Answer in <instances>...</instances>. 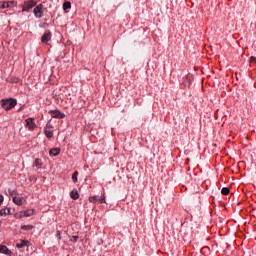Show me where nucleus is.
I'll use <instances>...</instances> for the list:
<instances>
[{
    "mask_svg": "<svg viewBox=\"0 0 256 256\" xmlns=\"http://www.w3.org/2000/svg\"><path fill=\"white\" fill-rule=\"evenodd\" d=\"M230 189L228 187H223L221 190L222 195H228L230 193Z\"/></svg>",
    "mask_w": 256,
    "mask_h": 256,
    "instance_id": "412c9836",
    "label": "nucleus"
},
{
    "mask_svg": "<svg viewBox=\"0 0 256 256\" xmlns=\"http://www.w3.org/2000/svg\"><path fill=\"white\" fill-rule=\"evenodd\" d=\"M3 215H7V209L0 210V217H3Z\"/></svg>",
    "mask_w": 256,
    "mask_h": 256,
    "instance_id": "a878e982",
    "label": "nucleus"
},
{
    "mask_svg": "<svg viewBox=\"0 0 256 256\" xmlns=\"http://www.w3.org/2000/svg\"><path fill=\"white\" fill-rule=\"evenodd\" d=\"M31 229H34L33 225H23V226H21L22 231H31Z\"/></svg>",
    "mask_w": 256,
    "mask_h": 256,
    "instance_id": "f3484780",
    "label": "nucleus"
},
{
    "mask_svg": "<svg viewBox=\"0 0 256 256\" xmlns=\"http://www.w3.org/2000/svg\"><path fill=\"white\" fill-rule=\"evenodd\" d=\"M37 6V0H25L22 5V13H29L33 7Z\"/></svg>",
    "mask_w": 256,
    "mask_h": 256,
    "instance_id": "f03ea898",
    "label": "nucleus"
},
{
    "mask_svg": "<svg viewBox=\"0 0 256 256\" xmlns=\"http://www.w3.org/2000/svg\"><path fill=\"white\" fill-rule=\"evenodd\" d=\"M0 9H7L5 1L0 2Z\"/></svg>",
    "mask_w": 256,
    "mask_h": 256,
    "instance_id": "b1692460",
    "label": "nucleus"
},
{
    "mask_svg": "<svg viewBox=\"0 0 256 256\" xmlns=\"http://www.w3.org/2000/svg\"><path fill=\"white\" fill-rule=\"evenodd\" d=\"M59 153H61V149L60 148H52L49 151L50 157H57V155H59Z\"/></svg>",
    "mask_w": 256,
    "mask_h": 256,
    "instance_id": "6e6552de",
    "label": "nucleus"
},
{
    "mask_svg": "<svg viewBox=\"0 0 256 256\" xmlns=\"http://www.w3.org/2000/svg\"><path fill=\"white\" fill-rule=\"evenodd\" d=\"M78 240H79V236H72L71 241H73V243H77Z\"/></svg>",
    "mask_w": 256,
    "mask_h": 256,
    "instance_id": "bb28decb",
    "label": "nucleus"
},
{
    "mask_svg": "<svg viewBox=\"0 0 256 256\" xmlns=\"http://www.w3.org/2000/svg\"><path fill=\"white\" fill-rule=\"evenodd\" d=\"M8 194L13 197V195H17V192H15V190L8 189Z\"/></svg>",
    "mask_w": 256,
    "mask_h": 256,
    "instance_id": "393cba45",
    "label": "nucleus"
},
{
    "mask_svg": "<svg viewBox=\"0 0 256 256\" xmlns=\"http://www.w3.org/2000/svg\"><path fill=\"white\" fill-rule=\"evenodd\" d=\"M48 113L53 119H65V113L59 110H49Z\"/></svg>",
    "mask_w": 256,
    "mask_h": 256,
    "instance_id": "20e7f679",
    "label": "nucleus"
},
{
    "mask_svg": "<svg viewBox=\"0 0 256 256\" xmlns=\"http://www.w3.org/2000/svg\"><path fill=\"white\" fill-rule=\"evenodd\" d=\"M44 133H45L47 139H51V137H53V130H51V129H45Z\"/></svg>",
    "mask_w": 256,
    "mask_h": 256,
    "instance_id": "2eb2a0df",
    "label": "nucleus"
},
{
    "mask_svg": "<svg viewBox=\"0 0 256 256\" xmlns=\"http://www.w3.org/2000/svg\"><path fill=\"white\" fill-rule=\"evenodd\" d=\"M0 253H3L4 255H11V250H9L5 245H0Z\"/></svg>",
    "mask_w": 256,
    "mask_h": 256,
    "instance_id": "9d476101",
    "label": "nucleus"
},
{
    "mask_svg": "<svg viewBox=\"0 0 256 256\" xmlns=\"http://www.w3.org/2000/svg\"><path fill=\"white\" fill-rule=\"evenodd\" d=\"M70 197L74 201H77V199H79V192L77 191V189H74L70 192Z\"/></svg>",
    "mask_w": 256,
    "mask_h": 256,
    "instance_id": "9b49d317",
    "label": "nucleus"
},
{
    "mask_svg": "<svg viewBox=\"0 0 256 256\" xmlns=\"http://www.w3.org/2000/svg\"><path fill=\"white\" fill-rule=\"evenodd\" d=\"M55 237L58 239V241H61V231L57 230Z\"/></svg>",
    "mask_w": 256,
    "mask_h": 256,
    "instance_id": "5701e85b",
    "label": "nucleus"
},
{
    "mask_svg": "<svg viewBox=\"0 0 256 256\" xmlns=\"http://www.w3.org/2000/svg\"><path fill=\"white\" fill-rule=\"evenodd\" d=\"M89 201H90V203H97V202L101 203V204L106 203L105 202V195H102L101 197L92 196V197L89 198Z\"/></svg>",
    "mask_w": 256,
    "mask_h": 256,
    "instance_id": "423d86ee",
    "label": "nucleus"
},
{
    "mask_svg": "<svg viewBox=\"0 0 256 256\" xmlns=\"http://www.w3.org/2000/svg\"><path fill=\"white\" fill-rule=\"evenodd\" d=\"M12 201L15 205H18V207H21V205H23V198L21 197H13Z\"/></svg>",
    "mask_w": 256,
    "mask_h": 256,
    "instance_id": "f8f14e48",
    "label": "nucleus"
},
{
    "mask_svg": "<svg viewBox=\"0 0 256 256\" xmlns=\"http://www.w3.org/2000/svg\"><path fill=\"white\" fill-rule=\"evenodd\" d=\"M17 105V99L15 98H8V99H2L1 100V107L5 111H11L13 107Z\"/></svg>",
    "mask_w": 256,
    "mask_h": 256,
    "instance_id": "f257e3e1",
    "label": "nucleus"
},
{
    "mask_svg": "<svg viewBox=\"0 0 256 256\" xmlns=\"http://www.w3.org/2000/svg\"><path fill=\"white\" fill-rule=\"evenodd\" d=\"M10 82H12V83H21V79H19V78H17V77H12V78L10 79Z\"/></svg>",
    "mask_w": 256,
    "mask_h": 256,
    "instance_id": "4be33fe9",
    "label": "nucleus"
},
{
    "mask_svg": "<svg viewBox=\"0 0 256 256\" xmlns=\"http://www.w3.org/2000/svg\"><path fill=\"white\" fill-rule=\"evenodd\" d=\"M41 27H42L43 29H47V27H49V23L44 22V23L41 25Z\"/></svg>",
    "mask_w": 256,
    "mask_h": 256,
    "instance_id": "c85d7f7f",
    "label": "nucleus"
},
{
    "mask_svg": "<svg viewBox=\"0 0 256 256\" xmlns=\"http://www.w3.org/2000/svg\"><path fill=\"white\" fill-rule=\"evenodd\" d=\"M24 212H25L26 217H32V215H34V213H35V210L28 209V210H26Z\"/></svg>",
    "mask_w": 256,
    "mask_h": 256,
    "instance_id": "6ab92c4d",
    "label": "nucleus"
},
{
    "mask_svg": "<svg viewBox=\"0 0 256 256\" xmlns=\"http://www.w3.org/2000/svg\"><path fill=\"white\" fill-rule=\"evenodd\" d=\"M51 31L50 30H47L43 35H42V38H41V41L42 43H49V41H51Z\"/></svg>",
    "mask_w": 256,
    "mask_h": 256,
    "instance_id": "0eeeda50",
    "label": "nucleus"
},
{
    "mask_svg": "<svg viewBox=\"0 0 256 256\" xmlns=\"http://www.w3.org/2000/svg\"><path fill=\"white\" fill-rule=\"evenodd\" d=\"M29 245V240H22L20 243L16 244V247L18 249H24V247H27Z\"/></svg>",
    "mask_w": 256,
    "mask_h": 256,
    "instance_id": "1a4fd4ad",
    "label": "nucleus"
},
{
    "mask_svg": "<svg viewBox=\"0 0 256 256\" xmlns=\"http://www.w3.org/2000/svg\"><path fill=\"white\" fill-rule=\"evenodd\" d=\"M25 127L29 129V131H33L34 129H37V124H35V118H27L25 120Z\"/></svg>",
    "mask_w": 256,
    "mask_h": 256,
    "instance_id": "39448f33",
    "label": "nucleus"
},
{
    "mask_svg": "<svg viewBox=\"0 0 256 256\" xmlns=\"http://www.w3.org/2000/svg\"><path fill=\"white\" fill-rule=\"evenodd\" d=\"M63 9H64V11H67V9H71V2H69V1L64 2Z\"/></svg>",
    "mask_w": 256,
    "mask_h": 256,
    "instance_id": "aec40b11",
    "label": "nucleus"
},
{
    "mask_svg": "<svg viewBox=\"0 0 256 256\" xmlns=\"http://www.w3.org/2000/svg\"><path fill=\"white\" fill-rule=\"evenodd\" d=\"M15 219H23V217H27L26 214H25V211H21L19 213H16L14 215Z\"/></svg>",
    "mask_w": 256,
    "mask_h": 256,
    "instance_id": "dca6fc26",
    "label": "nucleus"
},
{
    "mask_svg": "<svg viewBox=\"0 0 256 256\" xmlns=\"http://www.w3.org/2000/svg\"><path fill=\"white\" fill-rule=\"evenodd\" d=\"M34 166L37 167V169H41V167L43 166V162L41 161V159L37 158L34 161Z\"/></svg>",
    "mask_w": 256,
    "mask_h": 256,
    "instance_id": "4468645a",
    "label": "nucleus"
},
{
    "mask_svg": "<svg viewBox=\"0 0 256 256\" xmlns=\"http://www.w3.org/2000/svg\"><path fill=\"white\" fill-rule=\"evenodd\" d=\"M6 9H13V7H17V1H6Z\"/></svg>",
    "mask_w": 256,
    "mask_h": 256,
    "instance_id": "ddd939ff",
    "label": "nucleus"
},
{
    "mask_svg": "<svg viewBox=\"0 0 256 256\" xmlns=\"http://www.w3.org/2000/svg\"><path fill=\"white\" fill-rule=\"evenodd\" d=\"M77 177H79V171H75L72 174V181H73V183H77V181H78Z\"/></svg>",
    "mask_w": 256,
    "mask_h": 256,
    "instance_id": "a211bd4d",
    "label": "nucleus"
},
{
    "mask_svg": "<svg viewBox=\"0 0 256 256\" xmlns=\"http://www.w3.org/2000/svg\"><path fill=\"white\" fill-rule=\"evenodd\" d=\"M3 201H5V197H3L2 194H0V207L3 205Z\"/></svg>",
    "mask_w": 256,
    "mask_h": 256,
    "instance_id": "cd10ccee",
    "label": "nucleus"
},
{
    "mask_svg": "<svg viewBox=\"0 0 256 256\" xmlns=\"http://www.w3.org/2000/svg\"><path fill=\"white\" fill-rule=\"evenodd\" d=\"M250 63H256V57L255 56H252L250 58Z\"/></svg>",
    "mask_w": 256,
    "mask_h": 256,
    "instance_id": "c756f323",
    "label": "nucleus"
},
{
    "mask_svg": "<svg viewBox=\"0 0 256 256\" xmlns=\"http://www.w3.org/2000/svg\"><path fill=\"white\" fill-rule=\"evenodd\" d=\"M6 213H7V215H9L11 213V208H7Z\"/></svg>",
    "mask_w": 256,
    "mask_h": 256,
    "instance_id": "7c9ffc66",
    "label": "nucleus"
},
{
    "mask_svg": "<svg viewBox=\"0 0 256 256\" xmlns=\"http://www.w3.org/2000/svg\"><path fill=\"white\" fill-rule=\"evenodd\" d=\"M44 9L45 7L43 6V4H38L37 6H34L33 13L36 19H41L43 17Z\"/></svg>",
    "mask_w": 256,
    "mask_h": 256,
    "instance_id": "7ed1b4c3",
    "label": "nucleus"
}]
</instances>
